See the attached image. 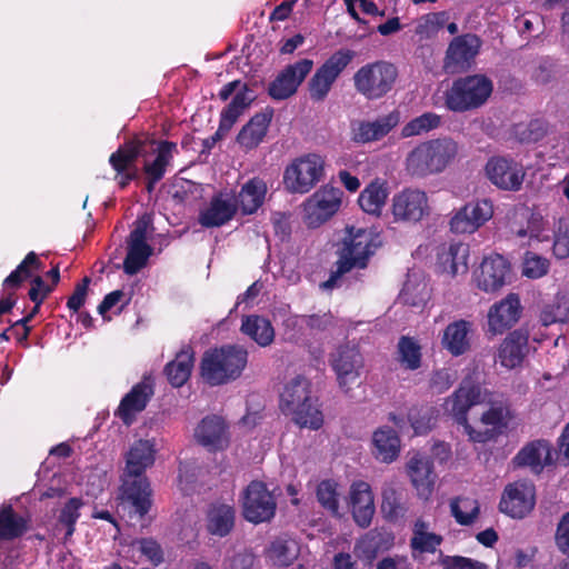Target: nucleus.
Segmentation results:
<instances>
[{
	"mask_svg": "<svg viewBox=\"0 0 569 569\" xmlns=\"http://www.w3.org/2000/svg\"><path fill=\"white\" fill-rule=\"evenodd\" d=\"M149 138L147 136H136L119 146L109 157V163L116 173L138 170L137 160L143 153Z\"/></svg>",
	"mask_w": 569,
	"mask_h": 569,
	"instance_id": "nucleus-33",
	"label": "nucleus"
},
{
	"mask_svg": "<svg viewBox=\"0 0 569 569\" xmlns=\"http://www.w3.org/2000/svg\"><path fill=\"white\" fill-rule=\"evenodd\" d=\"M552 253L557 259L569 258V220L560 219L553 231Z\"/></svg>",
	"mask_w": 569,
	"mask_h": 569,
	"instance_id": "nucleus-60",
	"label": "nucleus"
},
{
	"mask_svg": "<svg viewBox=\"0 0 569 569\" xmlns=\"http://www.w3.org/2000/svg\"><path fill=\"white\" fill-rule=\"evenodd\" d=\"M482 402V389L480 383L471 378H465L455 392L446 400V410L452 416L455 422L463 428V432L472 442L485 443L493 440V432L489 430L478 431L468 421V412L471 407Z\"/></svg>",
	"mask_w": 569,
	"mask_h": 569,
	"instance_id": "nucleus-5",
	"label": "nucleus"
},
{
	"mask_svg": "<svg viewBox=\"0 0 569 569\" xmlns=\"http://www.w3.org/2000/svg\"><path fill=\"white\" fill-rule=\"evenodd\" d=\"M456 381V373L448 368L436 369L432 371L429 388L436 393H443L451 388Z\"/></svg>",
	"mask_w": 569,
	"mask_h": 569,
	"instance_id": "nucleus-63",
	"label": "nucleus"
},
{
	"mask_svg": "<svg viewBox=\"0 0 569 569\" xmlns=\"http://www.w3.org/2000/svg\"><path fill=\"white\" fill-rule=\"evenodd\" d=\"M435 408L428 406H415L408 411V420L416 435H426L435 425Z\"/></svg>",
	"mask_w": 569,
	"mask_h": 569,
	"instance_id": "nucleus-54",
	"label": "nucleus"
},
{
	"mask_svg": "<svg viewBox=\"0 0 569 569\" xmlns=\"http://www.w3.org/2000/svg\"><path fill=\"white\" fill-rule=\"evenodd\" d=\"M350 228L349 238L345 240V246L339 258V273H347L352 269H365L368 266L369 258L375 253L377 244L373 241V234L366 229Z\"/></svg>",
	"mask_w": 569,
	"mask_h": 569,
	"instance_id": "nucleus-11",
	"label": "nucleus"
},
{
	"mask_svg": "<svg viewBox=\"0 0 569 569\" xmlns=\"http://www.w3.org/2000/svg\"><path fill=\"white\" fill-rule=\"evenodd\" d=\"M493 214L489 200H478L466 203L458 209L449 221L453 233H473L483 226Z\"/></svg>",
	"mask_w": 569,
	"mask_h": 569,
	"instance_id": "nucleus-21",
	"label": "nucleus"
},
{
	"mask_svg": "<svg viewBox=\"0 0 569 569\" xmlns=\"http://www.w3.org/2000/svg\"><path fill=\"white\" fill-rule=\"evenodd\" d=\"M429 522L419 518L412 527L410 538L411 556L416 560L423 553H435L443 542V537L429 530Z\"/></svg>",
	"mask_w": 569,
	"mask_h": 569,
	"instance_id": "nucleus-36",
	"label": "nucleus"
},
{
	"mask_svg": "<svg viewBox=\"0 0 569 569\" xmlns=\"http://www.w3.org/2000/svg\"><path fill=\"white\" fill-rule=\"evenodd\" d=\"M343 191L326 184L305 202L306 221L309 227H319L329 220L340 208Z\"/></svg>",
	"mask_w": 569,
	"mask_h": 569,
	"instance_id": "nucleus-15",
	"label": "nucleus"
},
{
	"mask_svg": "<svg viewBox=\"0 0 569 569\" xmlns=\"http://www.w3.org/2000/svg\"><path fill=\"white\" fill-rule=\"evenodd\" d=\"M338 482L333 479L321 480L316 490L317 501L320 506L332 516L339 515V497Z\"/></svg>",
	"mask_w": 569,
	"mask_h": 569,
	"instance_id": "nucleus-50",
	"label": "nucleus"
},
{
	"mask_svg": "<svg viewBox=\"0 0 569 569\" xmlns=\"http://www.w3.org/2000/svg\"><path fill=\"white\" fill-rule=\"evenodd\" d=\"M550 262L547 258L527 251L522 261V276L529 279H539L549 271Z\"/></svg>",
	"mask_w": 569,
	"mask_h": 569,
	"instance_id": "nucleus-59",
	"label": "nucleus"
},
{
	"mask_svg": "<svg viewBox=\"0 0 569 569\" xmlns=\"http://www.w3.org/2000/svg\"><path fill=\"white\" fill-rule=\"evenodd\" d=\"M313 67L311 59H301L288 64L273 81L269 83L268 93L273 100H286L293 96Z\"/></svg>",
	"mask_w": 569,
	"mask_h": 569,
	"instance_id": "nucleus-20",
	"label": "nucleus"
},
{
	"mask_svg": "<svg viewBox=\"0 0 569 569\" xmlns=\"http://www.w3.org/2000/svg\"><path fill=\"white\" fill-rule=\"evenodd\" d=\"M277 510V501L267 485L262 481H251L243 491L242 516L254 525L270 521Z\"/></svg>",
	"mask_w": 569,
	"mask_h": 569,
	"instance_id": "nucleus-10",
	"label": "nucleus"
},
{
	"mask_svg": "<svg viewBox=\"0 0 569 569\" xmlns=\"http://www.w3.org/2000/svg\"><path fill=\"white\" fill-rule=\"evenodd\" d=\"M43 267L44 266L38 254L34 251H30L17 268L3 280V289L12 291L19 289L24 281L32 277L33 272L43 270Z\"/></svg>",
	"mask_w": 569,
	"mask_h": 569,
	"instance_id": "nucleus-46",
	"label": "nucleus"
},
{
	"mask_svg": "<svg viewBox=\"0 0 569 569\" xmlns=\"http://www.w3.org/2000/svg\"><path fill=\"white\" fill-rule=\"evenodd\" d=\"M82 505L83 502L80 498L73 497L70 498L60 510L58 523L66 527L64 540H68L74 533L76 523L80 518L79 510Z\"/></svg>",
	"mask_w": 569,
	"mask_h": 569,
	"instance_id": "nucleus-56",
	"label": "nucleus"
},
{
	"mask_svg": "<svg viewBox=\"0 0 569 569\" xmlns=\"http://www.w3.org/2000/svg\"><path fill=\"white\" fill-rule=\"evenodd\" d=\"M389 191L386 181L376 179L371 181L359 194L360 208L372 216H380L388 199Z\"/></svg>",
	"mask_w": 569,
	"mask_h": 569,
	"instance_id": "nucleus-44",
	"label": "nucleus"
},
{
	"mask_svg": "<svg viewBox=\"0 0 569 569\" xmlns=\"http://www.w3.org/2000/svg\"><path fill=\"white\" fill-rule=\"evenodd\" d=\"M441 124V117L435 112H425L410 121L401 129L402 138H411L428 133Z\"/></svg>",
	"mask_w": 569,
	"mask_h": 569,
	"instance_id": "nucleus-49",
	"label": "nucleus"
},
{
	"mask_svg": "<svg viewBox=\"0 0 569 569\" xmlns=\"http://www.w3.org/2000/svg\"><path fill=\"white\" fill-rule=\"evenodd\" d=\"M397 78L398 69L393 63L378 60L359 68L352 80L358 93L368 100H377L391 91Z\"/></svg>",
	"mask_w": 569,
	"mask_h": 569,
	"instance_id": "nucleus-6",
	"label": "nucleus"
},
{
	"mask_svg": "<svg viewBox=\"0 0 569 569\" xmlns=\"http://www.w3.org/2000/svg\"><path fill=\"white\" fill-rule=\"evenodd\" d=\"M156 450L149 440L136 441L126 456L122 479L148 480L146 470L154 463Z\"/></svg>",
	"mask_w": 569,
	"mask_h": 569,
	"instance_id": "nucleus-27",
	"label": "nucleus"
},
{
	"mask_svg": "<svg viewBox=\"0 0 569 569\" xmlns=\"http://www.w3.org/2000/svg\"><path fill=\"white\" fill-rule=\"evenodd\" d=\"M400 123V111L392 110L373 121L361 120L351 123L350 139L355 143L366 144L379 141Z\"/></svg>",
	"mask_w": 569,
	"mask_h": 569,
	"instance_id": "nucleus-23",
	"label": "nucleus"
},
{
	"mask_svg": "<svg viewBox=\"0 0 569 569\" xmlns=\"http://www.w3.org/2000/svg\"><path fill=\"white\" fill-rule=\"evenodd\" d=\"M459 154V144L450 137L419 142L405 159L408 176L423 179L443 172Z\"/></svg>",
	"mask_w": 569,
	"mask_h": 569,
	"instance_id": "nucleus-1",
	"label": "nucleus"
},
{
	"mask_svg": "<svg viewBox=\"0 0 569 569\" xmlns=\"http://www.w3.org/2000/svg\"><path fill=\"white\" fill-rule=\"evenodd\" d=\"M240 330L260 347L270 346L276 336L271 321L259 315L243 316Z\"/></svg>",
	"mask_w": 569,
	"mask_h": 569,
	"instance_id": "nucleus-41",
	"label": "nucleus"
},
{
	"mask_svg": "<svg viewBox=\"0 0 569 569\" xmlns=\"http://www.w3.org/2000/svg\"><path fill=\"white\" fill-rule=\"evenodd\" d=\"M151 219L143 216L136 220L127 240V256L123 260V271L126 274H137L143 269L153 253L152 247L147 242L148 229Z\"/></svg>",
	"mask_w": 569,
	"mask_h": 569,
	"instance_id": "nucleus-13",
	"label": "nucleus"
},
{
	"mask_svg": "<svg viewBox=\"0 0 569 569\" xmlns=\"http://www.w3.org/2000/svg\"><path fill=\"white\" fill-rule=\"evenodd\" d=\"M447 20L448 13L446 11L425 14L416 26L415 32L421 39H430L438 33Z\"/></svg>",
	"mask_w": 569,
	"mask_h": 569,
	"instance_id": "nucleus-57",
	"label": "nucleus"
},
{
	"mask_svg": "<svg viewBox=\"0 0 569 569\" xmlns=\"http://www.w3.org/2000/svg\"><path fill=\"white\" fill-rule=\"evenodd\" d=\"M486 176L498 189L518 191L521 189L526 171L521 162L511 157L493 156L485 167Z\"/></svg>",
	"mask_w": 569,
	"mask_h": 569,
	"instance_id": "nucleus-14",
	"label": "nucleus"
},
{
	"mask_svg": "<svg viewBox=\"0 0 569 569\" xmlns=\"http://www.w3.org/2000/svg\"><path fill=\"white\" fill-rule=\"evenodd\" d=\"M236 510L226 503H214L207 512V531L220 538L228 536L233 527Z\"/></svg>",
	"mask_w": 569,
	"mask_h": 569,
	"instance_id": "nucleus-40",
	"label": "nucleus"
},
{
	"mask_svg": "<svg viewBox=\"0 0 569 569\" xmlns=\"http://www.w3.org/2000/svg\"><path fill=\"white\" fill-rule=\"evenodd\" d=\"M268 188L266 182L258 177L249 179L240 188L233 202L240 208L242 214H253L263 204Z\"/></svg>",
	"mask_w": 569,
	"mask_h": 569,
	"instance_id": "nucleus-37",
	"label": "nucleus"
},
{
	"mask_svg": "<svg viewBox=\"0 0 569 569\" xmlns=\"http://www.w3.org/2000/svg\"><path fill=\"white\" fill-rule=\"evenodd\" d=\"M138 550L143 555L153 566H159L164 561V553L160 543L153 538H141L136 540Z\"/></svg>",
	"mask_w": 569,
	"mask_h": 569,
	"instance_id": "nucleus-61",
	"label": "nucleus"
},
{
	"mask_svg": "<svg viewBox=\"0 0 569 569\" xmlns=\"http://www.w3.org/2000/svg\"><path fill=\"white\" fill-rule=\"evenodd\" d=\"M493 91L485 74H467L455 79L445 92V106L452 112H467L482 107Z\"/></svg>",
	"mask_w": 569,
	"mask_h": 569,
	"instance_id": "nucleus-4",
	"label": "nucleus"
},
{
	"mask_svg": "<svg viewBox=\"0 0 569 569\" xmlns=\"http://www.w3.org/2000/svg\"><path fill=\"white\" fill-rule=\"evenodd\" d=\"M153 395V379L150 376H143L141 381L133 385L130 391L122 397L114 411V416L118 417L123 425L131 426L136 421L137 415L147 408Z\"/></svg>",
	"mask_w": 569,
	"mask_h": 569,
	"instance_id": "nucleus-19",
	"label": "nucleus"
},
{
	"mask_svg": "<svg viewBox=\"0 0 569 569\" xmlns=\"http://www.w3.org/2000/svg\"><path fill=\"white\" fill-rule=\"evenodd\" d=\"M511 419V413L508 406L499 405L492 406L481 416V421L487 426H492L488 429L493 432V439L498 433H502L508 428V422Z\"/></svg>",
	"mask_w": 569,
	"mask_h": 569,
	"instance_id": "nucleus-55",
	"label": "nucleus"
},
{
	"mask_svg": "<svg viewBox=\"0 0 569 569\" xmlns=\"http://www.w3.org/2000/svg\"><path fill=\"white\" fill-rule=\"evenodd\" d=\"M381 546V537L376 531L365 533L355 546V553L361 560L371 562L376 559Z\"/></svg>",
	"mask_w": 569,
	"mask_h": 569,
	"instance_id": "nucleus-58",
	"label": "nucleus"
},
{
	"mask_svg": "<svg viewBox=\"0 0 569 569\" xmlns=\"http://www.w3.org/2000/svg\"><path fill=\"white\" fill-rule=\"evenodd\" d=\"M238 212V206L227 194H213L206 208L200 210L198 222L203 228H219L231 221Z\"/></svg>",
	"mask_w": 569,
	"mask_h": 569,
	"instance_id": "nucleus-25",
	"label": "nucleus"
},
{
	"mask_svg": "<svg viewBox=\"0 0 569 569\" xmlns=\"http://www.w3.org/2000/svg\"><path fill=\"white\" fill-rule=\"evenodd\" d=\"M451 515L461 526H470L477 519L480 507L477 500L456 498L450 502Z\"/></svg>",
	"mask_w": 569,
	"mask_h": 569,
	"instance_id": "nucleus-53",
	"label": "nucleus"
},
{
	"mask_svg": "<svg viewBox=\"0 0 569 569\" xmlns=\"http://www.w3.org/2000/svg\"><path fill=\"white\" fill-rule=\"evenodd\" d=\"M511 264L501 254L495 253L483 258L473 278L478 289L487 293L501 290L511 281Z\"/></svg>",
	"mask_w": 569,
	"mask_h": 569,
	"instance_id": "nucleus-18",
	"label": "nucleus"
},
{
	"mask_svg": "<svg viewBox=\"0 0 569 569\" xmlns=\"http://www.w3.org/2000/svg\"><path fill=\"white\" fill-rule=\"evenodd\" d=\"M350 508L355 522L360 528H368L376 512L375 499L368 482L358 480L350 487Z\"/></svg>",
	"mask_w": 569,
	"mask_h": 569,
	"instance_id": "nucleus-24",
	"label": "nucleus"
},
{
	"mask_svg": "<svg viewBox=\"0 0 569 569\" xmlns=\"http://www.w3.org/2000/svg\"><path fill=\"white\" fill-rule=\"evenodd\" d=\"M272 117V109L253 114L238 132L237 143L247 151L256 149L266 138Z\"/></svg>",
	"mask_w": 569,
	"mask_h": 569,
	"instance_id": "nucleus-32",
	"label": "nucleus"
},
{
	"mask_svg": "<svg viewBox=\"0 0 569 569\" xmlns=\"http://www.w3.org/2000/svg\"><path fill=\"white\" fill-rule=\"evenodd\" d=\"M535 502V487L517 481L505 488L499 502V510L511 518L522 519L531 512Z\"/></svg>",
	"mask_w": 569,
	"mask_h": 569,
	"instance_id": "nucleus-22",
	"label": "nucleus"
},
{
	"mask_svg": "<svg viewBox=\"0 0 569 569\" xmlns=\"http://www.w3.org/2000/svg\"><path fill=\"white\" fill-rule=\"evenodd\" d=\"M472 323L470 321L460 319L449 323L442 336V347L449 351L453 357H459L469 351Z\"/></svg>",
	"mask_w": 569,
	"mask_h": 569,
	"instance_id": "nucleus-38",
	"label": "nucleus"
},
{
	"mask_svg": "<svg viewBox=\"0 0 569 569\" xmlns=\"http://www.w3.org/2000/svg\"><path fill=\"white\" fill-rule=\"evenodd\" d=\"M512 463L517 468H530L539 475L545 466L551 463V450L548 441L539 439L525 445L512 458Z\"/></svg>",
	"mask_w": 569,
	"mask_h": 569,
	"instance_id": "nucleus-30",
	"label": "nucleus"
},
{
	"mask_svg": "<svg viewBox=\"0 0 569 569\" xmlns=\"http://www.w3.org/2000/svg\"><path fill=\"white\" fill-rule=\"evenodd\" d=\"M391 213L395 222H420L431 213L428 194L418 188L402 189L392 197Z\"/></svg>",
	"mask_w": 569,
	"mask_h": 569,
	"instance_id": "nucleus-12",
	"label": "nucleus"
},
{
	"mask_svg": "<svg viewBox=\"0 0 569 569\" xmlns=\"http://www.w3.org/2000/svg\"><path fill=\"white\" fill-rule=\"evenodd\" d=\"M248 92V86L243 84L233 96L232 100L222 109L218 127L220 133L227 134L238 121L239 117L251 104L254 97L249 96Z\"/></svg>",
	"mask_w": 569,
	"mask_h": 569,
	"instance_id": "nucleus-42",
	"label": "nucleus"
},
{
	"mask_svg": "<svg viewBox=\"0 0 569 569\" xmlns=\"http://www.w3.org/2000/svg\"><path fill=\"white\" fill-rule=\"evenodd\" d=\"M469 251V244L465 242H451L448 246H441L437 253L441 272L452 277L466 273L468 271Z\"/></svg>",
	"mask_w": 569,
	"mask_h": 569,
	"instance_id": "nucleus-34",
	"label": "nucleus"
},
{
	"mask_svg": "<svg viewBox=\"0 0 569 569\" xmlns=\"http://www.w3.org/2000/svg\"><path fill=\"white\" fill-rule=\"evenodd\" d=\"M355 51L342 48L333 52L313 73L308 82L309 94L312 101H323L333 83L351 63Z\"/></svg>",
	"mask_w": 569,
	"mask_h": 569,
	"instance_id": "nucleus-7",
	"label": "nucleus"
},
{
	"mask_svg": "<svg viewBox=\"0 0 569 569\" xmlns=\"http://www.w3.org/2000/svg\"><path fill=\"white\" fill-rule=\"evenodd\" d=\"M569 317V301L565 297H557L551 302L543 305L540 311V322L548 327L557 322H565Z\"/></svg>",
	"mask_w": 569,
	"mask_h": 569,
	"instance_id": "nucleus-52",
	"label": "nucleus"
},
{
	"mask_svg": "<svg viewBox=\"0 0 569 569\" xmlns=\"http://www.w3.org/2000/svg\"><path fill=\"white\" fill-rule=\"evenodd\" d=\"M119 498L130 520L142 527L150 523L148 513L152 507V489L149 480L122 479Z\"/></svg>",
	"mask_w": 569,
	"mask_h": 569,
	"instance_id": "nucleus-8",
	"label": "nucleus"
},
{
	"mask_svg": "<svg viewBox=\"0 0 569 569\" xmlns=\"http://www.w3.org/2000/svg\"><path fill=\"white\" fill-rule=\"evenodd\" d=\"M439 562L443 569H488L483 562L463 556H446L441 551Z\"/></svg>",
	"mask_w": 569,
	"mask_h": 569,
	"instance_id": "nucleus-62",
	"label": "nucleus"
},
{
	"mask_svg": "<svg viewBox=\"0 0 569 569\" xmlns=\"http://www.w3.org/2000/svg\"><path fill=\"white\" fill-rule=\"evenodd\" d=\"M381 511L386 520L391 522L403 518L407 512V506L402 501L401 493L393 488L383 489Z\"/></svg>",
	"mask_w": 569,
	"mask_h": 569,
	"instance_id": "nucleus-51",
	"label": "nucleus"
},
{
	"mask_svg": "<svg viewBox=\"0 0 569 569\" xmlns=\"http://www.w3.org/2000/svg\"><path fill=\"white\" fill-rule=\"evenodd\" d=\"M408 475L420 498L427 500L433 491L436 473L432 460L416 453L408 462Z\"/></svg>",
	"mask_w": 569,
	"mask_h": 569,
	"instance_id": "nucleus-31",
	"label": "nucleus"
},
{
	"mask_svg": "<svg viewBox=\"0 0 569 569\" xmlns=\"http://www.w3.org/2000/svg\"><path fill=\"white\" fill-rule=\"evenodd\" d=\"M521 305L518 295L509 293L500 302L495 303L488 312L489 330L493 333H502L511 328L520 318Z\"/></svg>",
	"mask_w": 569,
	"mask_h": 569,
	"instance_id": "nucleus-28",
	"label": "nucleus"
},
{
	"mask_svg": "<svg viewBox=\"0 0 569 569\" xmlns=\"http://www.w3.org/2000/svg\"><path fill=\"white\" fill-rule=\"evenodd\" d=\"M529 351V332L517 329L507 335L498 349V361L507 368L520 366Z\"/></svg>",
	"mask_w": 569,
	"mask_h": 569,
	"instance_id": "nucleus-29",
	"label": "nucleus"
},
{
	"mask_svg": "<svg viewBox=\"0 0 569 569\" xmlns=\"http://www.w3.org/2000/svg\"><path fill=\"white\" fill-rule=\"evenodd\" d=\"M174 152H177L176 142L168 140L158 142L154 160L143 166L147 176L146 190L149 193L153 192L156 184L164 177Z\"/></svg>",
	"mask_w": 569,
	"mask_h": 569,
	"instance_id": "nucleus-35",
	"label": "nucleus"
},
{
	"mask_svg": "<svg viewBox=\"0 0 569 569\" xmlns=\"http://www.w3.org/2000/svg\"><path fill=\"white\" fill-rule=\"evenodd\" d=\"M375 457L386 463L395 461L400 452V439L390 427L379 428L372 437Z\"/></svg>",
	"mask_w": 569,
	"mask_h": 569,
	"instance_id": "nucleus-43",
	"label": "nucleus"
},
{
	"mask_svg": "<svg viewBox=\"0 0 569 569\" xmlns=\"http://www.w3.org/2000/svg\"><path fill=\"white\" fill-rule=\"evenodd\" d=\"M194 352L190 346L182 348L173 360L164 366L163 372L173 388L182 387L190 378Z\"/></svg>",
	"mask_w": 569,
	"mask_h": 569,
	"instance_id": "nucleus-39",
	"label": "nucleus"
},
{
	"mask_svg": "<svg viewBox=\"0 0 569 569\" xmlns=\"http://www.w3.org/2000/svg\"><path fill=\"white\" fill-rule=\"evenodd\" d=\"M280 409L290 415L300 428L318 430L323 425L318 398L311 396V382L301 375L284 385L280 393Z\"/></svg>",
	"mask_w": 569,
	"mask_h": 569,
	"instance_id": "nucleus-2",
	"label": "nucleus"
},
{
	"mask_svg": "<svg viewBox=\"0 0 569 569\" xmlns=\"http://www.w3.org/2000/svg\"><path fill=\"white\" fill-rule=\"evenodd\" d=\"M228 426L218 416L204 417L194 430V438L199 445L209 451L216 452L228 447Z\"/></svg>",
	"mask_w": 569,
	"mask_h": 569,
	"instance_id": "nucleus-26",
	"label": "nucleus"
},
{
	"mask_svg": "<svg viewBox=\"0 0 569 569\" xmlns=\"http://www.w3.org/2000/svg\"><path fill=\"white\" fill-rule=\"evenodd\" d=\"M299 555V546L292 539L278 538L269 548V557L279 567L290 566Z\"/></svg>",
	"mask_w": 569,
	"mask_h": 569,
	"instance_id": "nucleus-48",
	"label": "nucleus"
},
{
	"mask_svg": "<svg viewBox=\"0 0 569 569\" xmlns=\"http://www.w3.org/2000/svg\"><path fill=\"white\" fill-rule=\"evenodd\" d=\"M398 361L406 370H418L422 362V351L419 342L409 336H401L398 345Z\"/></svg>",
	"mask_w": 569,
	"mask_h": 569,
	"instance_id": "nucleus-47",
	"label": "nucleus"
},
{
	"mask_svg": "<svg viewBox=\"0 0 569 569\" xmlns=\"http://www.w3.org/2000/svg\"><path fill=\"white\" fill-rule=\"evenodd\" d=\"M325 162L316 153H309L296 159L289 164L283 174L286 188L295 193L309 192L321 179Z\"/></svg>",
	"mask_w": 569,
	"mask_h": 569,
	"instance_id": "nucleus-9",
	"label": "nucleus"
},
{
	"mask_svg": "<svg viewBox=\"0 0 569 569\" xmlns=\"http://www.w3.org/2000/svg\"><path fill=\"white\" fill-rule=\"evenodd\" d=\"M248 362L243 347L227 345L207 350L201 359L200 373L210 386H221L240 377Z\"/></svg>",
	"mask_w": 569,
	"mask_h": 569,
	"instance_id": "nucleus-3",
	"label": "nucleus"
},
{
	"mask_svg": "<svg viewBox=\"0 0 569 569\" xmlns=\"http://www.w3.org/2000/svg\"><path fill=\"white\" fill-rule=\"evenodd\" d=\"M481 47V40L473 33H465L455 37L443 58V70L449 74L467 71Z\"/></svg>",
	"mask_w": 569,
	"mask_h": 569,
	"instance_id": "nucleus-16",
	"label": "nucleus"
},
{
	"mask_svg": "<svg viewBox=\"0 0 569 569\" xmlns=\"http://www.w3.org/2000/svg\"><path fill=\"white\" fill-rule=\"evenodd\" d=\"M29 528V519L18 515L11 505L0 508V540L11 541L22 537Z\"/></svg>",
	"mask_w": 569,
	"mask_h": 569,
	"instance_id": "nucleus-45",
	"label": "nucleus"
},
{
	"mask_svg": "<svg viewBox=\"0 0 569 569\" xmlns=\"http://www.w3.org/2000/svg\"><path fill=\"white\" fill-rule=\"evenodd\" d=\"M331 367L337 375L339 387L348 393L358 382L363 368V357L357 346L341 345L331 355Z\"/></svg>",
	"mask_w": 569,
	"mask_h": 569,
	"instance_id": "nucleus-17",
	"label": "nucleus"
},
{
	"mask_svg": "<svg viewBox=\"0 0 569 569\" xmlns=\"http://www.w3.org/2000/svg\"><path fill=\"white\" fill-rule=\"evenodd\" d=\"M555 540L558 549L569 556V511L561 517L557 526Z\"/></svg>",
	"mask_w": 569,
	"mask_h": 569,
	"instance_id": "nucleus-64",
	"label": "nucleus"
}]
</instances>
